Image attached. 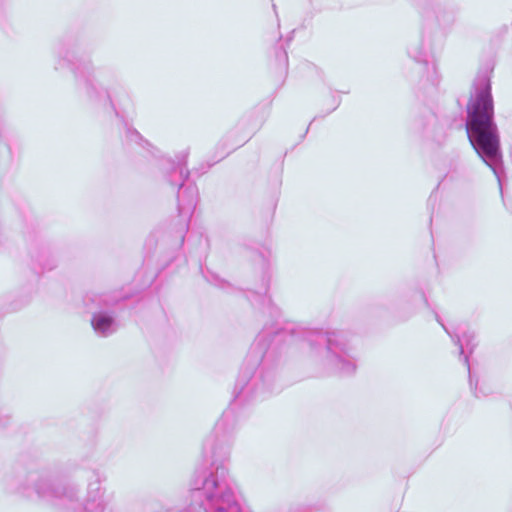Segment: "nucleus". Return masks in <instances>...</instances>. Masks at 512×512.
<instances>
[{"label": "nucleus", "instance_id": "obj_1", "mask_svg": "<svg viewBox=\"0 0 512 512\" xmlns=\"http://www.w3.org/2000/svg\"><path fill=\"white\" fill-rule=\"evenodd\" d=\"M466 111V129L470 143L501 185L503 159L500 134L494 121V102L487 75H480L475 79Z\"/></svg>", "mask_w": 512, "mask_h": 512}, {"label": "nucleus", "instance_id": "obj_2", "mask_svg": "<svg viewBox=\"0 0 512 512\" xmlns=\"http://www.w3.org/2000/svg\"><path fill=\"white\" fill-rule=\"evenodd\" d=\"M304 341L332 372L351 374L355 371L356 362L343 333L309 330L305 332Z\"/></svg>", "mask_w": 512, "mask_h": 512}, {"label": "nucleus", "instance_id": "obj_3", "mask_svg": "<svg viewBox=\"0 0 512 512\" xmlns=\"http://www.w3.org/2000/svg\"><path fill=\"white\" fill-rule=\"evenodd\" d=\"M438 322L443 326L444 330L448 333V335L452 338L453 342L459 346V354L460 356H463V360L467 366H469L468 361V355L465 354V349H468L470 353H472L473 348L475 347L474 339L475 334L473 332L465 331L462 333V336H459L457 334H452L441 322L439 319H437ZM469 370V381L470 385L473 384V377L470 372V367H468Z\"/></svg>", "mask_w": 512, "mask_h": 512}, {"label": "nucleus", "instance_id": "obj_4", "mask_svg": "<svg viewBox=\"0 0 512 512\" xmlns=\"http://www.w3.org/2000/svg\"><path fill=\"white\" fill-rule=\"evenodd\" d=\"M91 325L95 333L102 337H107L117 330L115 319L107 313H95L91 319Z\"/></svg>", "mask_w": 512, "mask_h": 512}, {"label": "nucleus", "instance_id": "obj_5", "mask_svg": "<svg viewBox=\"0 0 512 512\" xmlns=\"http://www.w3.org/2000/svg\"><path fill=\"white\" fill-rule=\"evenodd\" d=\"M180 214L190 215L194 210L197 202V189L193 186L184 188L178 195Z\"/></svg>", "mask_w": 512, "mask_h": 512}, {"label": "nucleus", "instance_id": "obj_6", "mask_svg": "<svg viewBox=\"0 0 512 512\" xmlns=\"http://www.w3.org/2000/svg\"><path fill=\"white\" fill-rule=\"evenodd\" d=\"M36 493L40 498L52 499L53 497H61L63 490L60 488H52L47 481H41L36 485Z\"/></svg>", "mask_w": 512, "mask_h": 512}, {"label": "nucleus", "instance_id": "obj_7", "mask_svg": "<svg viewBox=\"0 0 512 512\" xmlns=\"http://www.w3.org/2000/svg\"><path fill=\"white\" fill-rule=\"evenodd\" d=\"M84 512H105V505L101 499L88 500Z\"/></svg>", "mask_w": 512, "mask_h": 512}, {"label": "nucleus", "instance_id": "obj_8", "mask_svg": "<svg viewBox=\"0 0 512 512\" xmlns=\"http://www.w3.org/2000/svg\"><path fill=\"white\" fill-rule=\"evenodd\" d=\"M263 354V348L261 346V338H258L257 341L253 344V347L251 349L249 357L254 358L253 365H256L259 363V361L262 359Z\"/></svg>", "mask_w": 512, "mask_h": 512}, {"label": "nucleus", "instance_id": "obj_9", "mask_svg": "<svg viewBox=\"0 0 512 512\" xmlns=\"http://www.w3.org/2000/svg\"><path fill=\"white\" fill-rule=\"evenodd\" d=\"M408 53L417 62H427L426 52L422 48L411 46Z\"/></svg>", "mask_w": 512, "mask_h": 512}, {"label": "nucleus", "instance_id": "obj_10", "mask_svg": "<svg viewBox=\"0 0 512 512\" xmlns=\"http://www.w3.org/2000/svg\"><path fill=\"white\" fill-rule=\"evenodd\" d=\"M10 157V148L0 132V161Z\"/></svg>", "mask_w": 512, "mask_h": 512}, {"label": "nucleus", "instance_id": "obj_11", "mask_svg": "<svg viewBox=\"0 0 512 512\" xmlns=\"http://www.w3.org/2000/svg\"><path fill=\"white\" fill-rule=\"evenodd\" d=\"M127 134H128V138L131 142L140 143V141L142 140L140 134L137 131L129 129L127 131Z\"/></svg>", "mask_w": 512, "mask_h": 512}, {"label": "nucleus", "instance_id": "obj_12", "mask_svg": "<svg viewBox=\"0 0 512 512\" xmlns=\"http://www.w3.org/2000/svg\"><path fill=\"white\" fill-rule=\"evenodd\" d=\"M204 450H205V457H213L214 456V451H213V447H212V442L211 441H207L205 443V447H204Z\"/></svg>", "mask_w": 512, "mask_h": 512}, {"label": "nucleus", "instance_id": "obj_13", "mask_svg": "<svg viewBox=\"0 0 512 512\" xmlns=\"http://www.w3.org/2000/svg\"><path fill=\"white\" fill-rule=\"evenodd\" d=\"M176 170L179 173L181 179H183L184 177H187V172L184 171V169L182 167H178Z\"/></svg>", "mask_w": 512, "mask_h": 512}, {"label": "nucleus", "instance_id": "obj_14", "mask_svg": "<svg viewBox=\"0 0 512 512\" xmlns=\"http://www.w3.org/2000/svg\"><path fill=\"white\" fill-rule=\"evenodd\" d=\"M220 426H221V423H220V422H219V423H217L216 427H217L218 429L220 428Z\"/></svg>", "mask_w": 512, "mask_h": 512}]
</instances>
